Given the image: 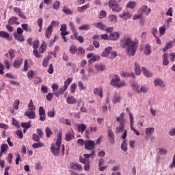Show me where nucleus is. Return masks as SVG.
Segmentation results:
<instances>
[{
    "label": "nucleus",
    "instance_id": "f8f14e48",
    "mask_svg": "<svg viewBox=\"0 0 175 175\" xmlns=\"http://www.w3.org/2000/svg\"><path fill=\"white\" fill-rule=\"evenodd\" d=\"M24 116H25V117H28L29 120H33L36 118L35 111H26L24 113Z\"/></svg>",
    "mask_w": 175,
    "mask_h": 175
},
{
    "label": "nucleus",
    "instance_id": "f257e3e1",
    "mask_svg": "<svg viewBox=\"0 0 175 175\" xmlns=\"http://www.w3.org/2000/svg\"><path fill=\"white\" fill-rule=\"evenodd\" d=\"M139 42L131 40L130 38L124 37L123 40L120 41V47L122 49H126L127 55L133 57L136 54V50Z\"/></svg>",
    "mask_w": 175,
    "mask_h": 175
},
{
    "label": "nucleus",
    "instance_id": "1a4fd4ad",
    "mask_svg": "<svg viewBox=\"0 0 175 175\" xmlns=\"http://www.w3.org/2000/svg\"><path fill=\"white\" fill-rule=\"evenodd\" d=\"M119 17L123 20H128L132 17V14L129 13V11L127 9H126L122 14H119Z\"/></svg>",
    "mask_w": 175,
    "mask_h": 175
},
{
    "label": "nucleus",
    "instance_id": "8fccbe9b",
    "mask_svg": "<svg viewBox=\"0 0 175 175\" xmlns=\"http://www.w3.org/2000/svg\"><path fill=\"white\" fill-rule=\"evenodd\" d=\"M21 126L24 128V129H29V128H31V121L21 123Z\"/></svg>",
    "mask_w": 175,
    "mask_h": 175
},
{
    "label": "nucleus",
    "instance_id": "79ce46f5",
    "mask_svg": "<svg viewBox=\"0 0 175 175\" xmlns=\"http://www.w3.org/2000/svg\"><path fill=\"white\" fill-rule=\"evenodd\" d=\"M33 148H40V147H44V144L43 142H38L32 144Z\"/></svg>",
    "mask_w": 175,
    "mask_h": 175
},
{
    "label": "nucleus",
    "instance_id": "c9c22d12",
    "mask_svg": "<svg viewBox=\"0 0 175 175\" xmlns=\"http://www.w3.org/2000/svg\"><path fill=\"white\" fill-rule=\"evenodd\" d=\"M60 35H61L64 42L65 43H66V42H68V40L66 39V37H65V36H66V35H69V32H68V31H66V30H65V31H61Z\"/></svg>",
    "mask_w": 175,
    "mask_h": 175
},
{
    "label": "nucleus",
    "instance_id": "a19ab883",
    "mask_svg": "<svg viewBox=\"0 0 175 175\" xmlns=\"http://www.w3.org/2000/svg\"><path fill=\"white\" fill-rule=\"evenodd\" d=\"M8 148H9V146H8V144H3L1 146V152L5 154L8 151Z\"/></svg>",
    "mask_w": 175,
    "mask_h": 175
},
{
    "label": "nucleus",
    "instance_id": "bf43d9fd",
    "mask_svg": "<svg viewBox=\"0 0 175 175\" xmlns=\"http://www.w3.org/2000/svg\"><path fill=\"white\" fill-rule=\"evenodd\" d=\"M159 32L161 36H162V35H165V32H166V27H165V26L159 27Z\"/></svg>",
    "mask_w": 175,
    "mask_h": 175
},
{
    "label": "nucleus",
    "instance_id": "a18cd8bd",
    "mask_svg": "<svg viewBox=\"0 0 175 175\" xmlns=\"http://www.w3.org/2000/svg\"><path fill=\"white\" fill-rule=\"evenodd\" d=\"M21 27L24 31H26L27 32H31L32 29L31 27H28V24L23 23L21 25Z\"/></svg>",
    "mask_w": 175,
    "mask_h": 175
},
{
    "label": "nucleus",
    "instance_id": "ddd939ff",
    "mask_svg": "<svg viewBox=\"0 0 175 175\" xmlns=\"http://www.w3.org/2000/svg\"><path fill=\"white\" fill-rule=\"evenodd\" d=\"M93 92L94 95H98L100 98H103V90L102 88H96L94 89Z\"/></svg>",
    "mask_w": 175,
    "mask_h": 175
},
{
    "label": "nucleus",
    "instance_id": "603ef678",
    "mask_svg": "<svg viewBox=\"0 0 175 175\" xmlns=\"http://www.w3.org/2000/svg\"><path fill=\"white\" fill-rule=\"evenodd\" d=\"M118 122H125V118H124V113H120V117L116 118Z\"/></svg>",
    "mask_w": 175,
    "mask_h": 175
},
{
    "label": "nucleus",
    "instance_id": "49530a36",
    "mask_svg": "<svg viewBox=\"0 0 175 175\" xmlns=\"http://www.w3.org/2000/svg\"><path fill=\"white\" fill-rule=\"evenodd\" d=\"M8 53L10 54V59H13V58L16 57V51H14V49H9Z\"/></svg>",
    "mask_w": 175,
    "mask_h": 175
},
{
    "label": "nucleus",
    "instance_id": "aec40b11",
    "mask_svg": "<svg viewBox=\"0 0 175 175\" xmlns=\"http://www.w3.org/2000/svg\"><path fill=\"white\" fill-rule=\"evenodd\" d=\"M8 23L10 25H13V24L18 25V24H20V22H18V18L16 16H12V18H10L8 21Z\"/></svg>",
    "mask_w": 175,
    "mask_h": 175
},
{
    "label": "nucleus",
    "instance_id": "052dcab7",
    "mask_svg": "<svg viewBox=\"0 0 175 175\" xmlns=\"http://www.w3.org/2000/svg\"><path fill=\"white\" fill-rule=\"evenodd\" d=\"M32 139L34 142H40V137L38 134L33 133L32 135Z\"/></svg>",
    "mask_w": 175,
    "mask_h": 175
},
{
    "label": "nucleus",
    "instance_id": "6ab92c4d",
    "mask_svg": "<svg viewBox=\"0 0 175 175\" xmlns=\"http://www.w3.org/2000/svg\"><path fill=\"white\" fill-rule=\"evenodd\" d=\"M51 35H53V27L49 26L45 31V38H46V39H50Z\"/></svg>",
    "mask_w": 175,
    "mask_h": 175
},
{
    "label": "nucleus",
    "instance_id": "f03ea898",
    "mask_svg": "<svg viewBox=\"0 0 175 175\" xmlns=\"http://www.w3.org/2000/svg\"><path fill=\"white\" fill-rule=\"evenodd\" d=\"M110 84L111 85L116 87L117 88H121L122 87H125L126 85L125 81H121V79H120L118 75H115L114 78L111 79Z\"/></svg>",
    "mask_w": 175,
    "mask_h": 175
},
{
    "label": "nucleus",
    "instance_id": "2eb2a0df",
    "mask_svg": "<svg viewBox=\"0 0 175 175\" xmlns=\"http://www.w3.org/2000/svg\"><path fill=\"white\" fill-rule=\"evenodd\" d=\"M109 40H118L120 39V33L118 32H113L109 36Z\"/></svg>",
    "mask_w": 175,
    "mask_h": 175
},
{
    "label": "nucleus",
    "instance_id": "6e6552de",
    "mask_svg": "<svg viewBox=\"0 0 175 175\" xmlns=\"http://www.w3.org/2000/svg\"><path fill=\"white\" fill-rule=\"evenodd\" d=\"M79 161L85 165L83 167V170L85 172H88V170H90V159H82L81 157H80Z\"/></svg>",
    "mask_w": 175,
    "mask_h": 175
},
{
    "label": "nucleus",
    "instance_id": "20e7f679",
    "mask_svg": "<svg viewBox=\"0 0 175 175\" xmlns=\"http://www.w3.org/2000/svg\"><path fill=\"white\" fill-rule=\"evenodd\" d=\"M59 150H61V144H57V142L55 144H51V151L53 155L57 157V155L59 154Z\"/></svg>",
    "mask_w": 175,
    "mask_h": 175
},
{
    "label": "nucleus",
    "instance_id": "7ed1b4c3",
    "mask_svg": "<svg viewBox=\"0 0 175 175\" xmlns=\"http://www.w3.org/2000/svg\"><path fill=\"white\" fill-rule=\"evenodd\" d=\"M109 8H110L113 12H121V7L120 6V4L116 1V0H111L109 2Z\"/></svg>",
    "mask_w": 175,
    "mask_h": 175
},
{
    "label": "nucleus",
    "instance_id": "9d476101",
    "mask_svg": "<svg viewBox=\"0 0 175 175\" xmlns=\"http://www.w3.org/2000/svg\"><path fill=\"white\" fill-rule=\"evenodd\" d=\"M130 85L131 87H132L133 91H135V92H137V94H140V85H139V83H137V82L135 81H132L130 83Z\"/></svg>",
    "mask_w": 175,
    "mask_h": 175
},
{
    "label": "nucleus",
    "instance_id": "9b49d317",
    "mask_svg": "<svg viewBox=\"0 0 175 175\" xmlns=\"http://www.w3.org/2000/svg\"><path fill=\"white\" fill-rule=\"evenodd\" d=\"M24 62V59L21 57H18L16 59L13 63V66L15 68V69H18L21 65H23V62Z\"/></svg>",
    "mask_w": 175,
    "mask_h": 175
},
{
    "label": "nucleus",
    "instance_id": "dca6fc26",
    "mask_svg": "<svg viewBox=\"0 0 175 175\" xmlns=\"http://www.w3.org/2000/svg\"><path fill=\"white\" fill-rule=\"evenodd\" d=\"M72 137H75V134L73 133V130L71 131H68L66 133L65 135V140L66 142H70L72 140Z\"/></svg>",
    "mask_w": 175,
    "mask_h": 175
},
{
    "label": "nucleus",
    "instance_id": "b1692460",
    "mask_svg": "<svg viewBox=\"0 0 175 175\" xmlns=\"http://www.w3.org/2000/svg\"><path fill=\"white\" fill-rule=\"evenodd\" d=\"M120 76L122 77H133V79H135V74L133 72H125L122 71L120 72Z\"/></svg>",
    "mask_w": 175,
    "mask_h": 175
},
{
    "label": "nucleus",
    "instance_id": "6e6d98bb",
    "mask_svg": "<svg viewBox=\"0 0 175 175\" xmlns=\"http://www.w3.org/2000/svg\"><path fill=\"white\" fill-rule=\"evenodd\" d=\"M79 29L80 31H88L90 29V25H83L79 27Z\"/></svg>",
    "mask_w": 175,
    "mask_h": 175
},
{
    "label": "nucleus",
    "instance_id": "e433bc0d",
    "mask_svg": "<svg viewBox=\"0 0 175 175\" xmlns=\"http://www.w3.org/2000/svg\"><path fill=\"white\" fill-rule=\"evenodd\" d=\"M173 47V41H170L168 43L165 44V46L163 49V51L165 53L166 50H169Z\"/></svg>",
    "mask_w": 175,
    "mask_h": 175
},
{
    "label": "nucleus",
    "instance_id": "7c9ffc66",
    "mask_svg": "<svg viewBox=\"0 0 175 175\" xmlns=\"http://www.w3.org/2000/svg\"><path fill=\"white\" fill-rule=\"evenodd\" d=\"M67 103L69 105H73L75 103H77V100H76L73 96H70L67 98Z\"/></svg>",
    "mask_w": 175,
    "mask_h": 175
},
{
    "label": "nucleus",
    "instance_id": "412c9836",
    "mask_svg": "<svg viewBox=\"0 0 175 175\" xmlns=\"http://www.w3.org/2000/svg\"><path fill=\"white\" fill-rule=\"evenodd\" d=\"M154 84L155 86L159 87H165V83H163V81L159 78H156L154 81Z\"/></svg>",
    "mask_w": 175,
    "mask_h": 175
},
{
    "label": "nucleus",
    "instance_id": "f704fd0d",
    "mask_svg": "<svg viewBox=\"0 0 175 175\" xmlns=\"http://www.w3.org/2000/svg\"><path fill=\"white\" fill-rule=\"evenodd\" d=\"M63 13H65V14H73V11L70 10V9L68 8L66 6H64L62 8Z\"/></svg>",
    "mask_w": 175,
    "mask_h": 175
},
{
    "label": "nucleus",
    "instance_id": "bb28decb",
    "mask_svg": "<svg viewBox=\"0 0 175 175\" xmlns=\"http://www.w3.org/2000/svg\"><path fill=\"white\" fill-rule=\"evenodd\" d=\"M168 57H169V55H167V53H164L162 57L163 64L165 66H167V65H169V60L167 59Z\"/></svg>",
    "mask_w": 175,
    "mask_h": 175
},
{
    "label": "nucleus",
    "instance_id": "0e129e2a",
    "mask_svg": "<svg viewBox=\"0 0 175 175\" xmlns=\"http://www.w3.org/2000/svg\"><path fill=\"white\" fill-rule=\"evenodd\" d=\"M106 14H107L106 13V11L102 10L100 12V14L98 15L99 18L102 19V18H105V17H106Z\"/></svg>",
    "mask_w": 175,
    "mask_h": 175
},
{
    "label": "nucleus",
    "instance_id": "f3484780",
    "mask_svg": "<svg viewBox=\"0 0 175 175\" xmlns=\"http://www.w3.org/2000/svg\"><path fill=\"white\" fill-rule=\"evenodd\" d=\"M70 167L72 170H78L79 172H81V170H83V166L79 163H71Z\"/></svg>",
    "mask_w": 175,
    "mask_h": 175
},
{
    "label": "nucleus",
    "instance_id": "a878e982",
    "mask_svg": "<svg viewBox=\"0 0 175 175\" xmlns=\"http://www.w3.org/2000/svg\"><path fill=\"white\" fill-rule=\"evenodd\" d=\"M28 110L29 111H35V110H36V107H35V105H33L32 99L30 100L28 104Z\"/></svg>",
    "mask_w": 175,
    "mask_h": 175
},
{
    "label": "nucleus",
    "instance_id": "e2e57ef3",
    "mask_svg": "<svg viewBox=\"0 0 175 175\" xmlns=\"http://www.w3.org/2000/svg\"><path fill=\"white\" fill-rule=\"evenodd\" d=\"M43 135H44V133H43L42 129H37V135L39 136L40 139H42V137H43Z\"/></svg>",
    "mask_w": 175,
    "mask_h": 175
},
{
    "label": "nucleus",
    "instance_id": "4c0bfd02",
    "mask_svg": "<svg viewBox=\"0 0 175 175\" xmlns=\"http://www.w3.org/2000/svg\"><path fill=\"white\" fill-rule=\"evenodd\" d=\"M128 144H126V140H124L121 144V149L124 152H126L128 151Z\"/></svg>",
    "mask_w": 175,
    "mask_h": 175
},
{
    "label": "nucleus",
    "instance_id": "4d7b16f0",
    "mask_svg": "<svg viewBox=\"0 0 175 175\" xmlns=\"http://www.w3.org/2000/svg\"><path fill=\"white\" fill-rule=\"evenodd\" d=\"M59 5H61L59 1H55L53 5V9H55V10H58V9H59Z\"/></svg>",
    "mask_w": 175,
    "mask_h": 175
},
{
    "label": "nucleus",
    "instance_id": "a211bd4d",
    "mask_svg": "<svg viewBox=\"0 0 175 175\" xmlns=\"http://www.w3.org/2000/svg\"><path fill=\"white\" fill-rule=\"evenodd\" d=\"M0 38H3V39H7V40H12L9 33L5 31H0Z\"/></svg>",
    "mask_w": 175,
    "mask_h": 175
},
{
    "label": "nucleus",
    "instance_id": "3c124183",
    "mask_svg": "<svg viewBox=\"0 0 175 175\" xmlns=\"http://www.w3.org/2000/svg\"><path fill=\"white\" fill-rule=\"evenodd\" d=\"M144 51V54H146V55H149V54H151V46L146 45Z\"/></svg>",
    "mask_w": 175,
    "mask_h": 175
},
{
    "label": "nucleus",
    "instance_id": "ea45409f",
    "mask_svg": "<svg viewBox=\"0 0 175 175\" xmlns=\"http://www.w3.org/2000/svg\"><path fill=\"white\" fill-rule=\"evenodd\" d=\"M73 81V79L72 77H68L65 81H64V87L65 88L68 89V87L70 85V83Z\"/></svg>",
    "mask_w": 175,
    "mask_h": 175
},
{
    "label": "nucleus",
    "instance_id": "58836bf2",
    "mask_svg": "<svg viewBox=\"0 0 175 175\" xmlns=\"http://www.w3.org/2000/svg\"><path fill=\"white\" fill-rule=\"evenodd\" d=\"M70 54H72V55H75V54H76L78 51L77 47H76V46L75 45H72L70 47V50H69Z\"/></svg>",
    "mask_w": 175,
    "mask_h": 175
},
{
    "label": "nucleus",
    "instance_id": "13d9d810",
    "mask_svg": "<svg viewBox=\"0 0 175 175\" xmlns=\"http://www.w3.org/2000/svg\"><path fill=\"white\" fill-rule=\"evenodd\" d=\"M95 154V150H92V152L90 154H84V158H83V159H88L89 158H91V157H92V155H94Z\"/></svg>",
    "mask_w": 175,
    "mask_h": 175
},
{
    "label": "nucleus",
    "instance_id": "5701e85b",
    "mask_svg": "<svg viewBox=\"0 0 175 175\" xmlns=\"http://www.w3.org/2000/svg\"><path fill=\"white\" fill-rule=\"evenodd\" d=\"M13 35L16 40H18V42H24V40H25L23 34H18L16 32H14Z\"/></svg>",
    "mask_w": 175,
    "mask_h": 175
},
{
    "label": "nucleus",
    "instance_id": "2f4dec72",
    "mask_svg": "<svg viewBox=\"0 0 175 175\" xmlns=\"http://www.w3.org/2000/svg\"><path fill=\"white\" fill-rule=\"evenodd\" d=\"M135 73L137 76L142 73V70H140V65H139L137 63H135Z\"/></svg>",
    "mask_w": 175,
    "mask_h": 175
},
{
    "label": "nucleus",
    "instance_id": "423d86ee",
    "mask_svg": "<svg viewBox=\"0 0 175 175\" xmlns=\"http://www.w3.org/2000/svg\"><path fill=\"white\" fill-rule=\"evenodd\" d=\"M87 58L90 59H89V64H94V62H95V61H99V59H100V57H99L98 55H94L93 53H88L87 55Z\"/></svg>",
    "mask_w": 175,
    "mask_h": 175
},
{
    "label": "nucleus",
    "instance_id": "cd10ccee",
    "mask_svg": "<svg viewBox=\"0 0 175 175\" xmlns=\"http://www.w3.org/2000/svg\"><path fill=\"white\" fill-rule=\"evenodd\" d=\"M142 72L143 75H144V76H146V77H152V73H151V72H148V70H146L145 67H142Z\"/></svg>",
    "mask_w": 175,
    "mask_h": 175
},
{
    "label": "nucleus",
    "instance_id": "774afa93",
    "mask_svg": "<svg viewBox=\"0 0 175 175\" xmlns=\"http://www.w3.org/2000/svg\"><path fill=\"white\" fill-rule=\"evenodd\" d=\"M39 47V41L36 40L33 42V49H38Z\"/></svg>",
    "mask_w": 175,
    "mask_h": 175
},
{
    "label": "nucleus",
    "instance_id": "473e14b6",
    "mask_svg": "<svg viewBox=\"0 0 175 175\" xmlns=\"http://www.w3.org/2000/svg\"><path fill=\"white\" fill-rule=\"evenodd\" d=\"M45 135L48 139H50V137H51V135H53V132L51 131V128L46 127L45 129Z\"/></svg>",
    "mask_w": 175,
    "mask_h": 175
},
{
    "label": "nucleus",
    "instance_id": "c85d7f7f",
    "mask_svg": "<svg viewBox=\"0 0 175 175\" xmlns=\"http://www.w3.org/2000/svg\"><path fill=\"white\" fill-rule=\"evenodd\" d=\"M154 127L147 128L146 129V136H151L154 132Z\"/></svg>",
    "mask_w": 175,
    "mask_h": 175
},
{
    "label": "nucleus",
    "instance_id": "c756f323",
    "mask_svg": "<svg viewBox=\"0 0 175 175\" xmlns=\"http://www.w3.org/2000/svg\"><path fill=\"white\" fill-rule=\"evenodd\" d=\"M95 68H96V70H98V72H103V70H105V69H106V66H105L103 64H96L95 66Z\"/></svg>",
    "mask_w": 175,
    "mask_h": 175
},
{
    "label": "nucleus",
    "instance_id": "393cba45",
    "mask_svg": "<svg viewBox=\"0 0 175 175\" xmlns=\"http://www.w3.org/2000/svg\"><path fill=\"white\" fill-rule=\"evenodd\" d=\"M108 138L110 143L113 144L115 142L114 139V133L111 130H108Z\"/></svg>",
    "mask_w": 175,
    "mask_h": 175
},
{
    "label": "nucleus",
    "instance_id": "0eeeda50",
    "mask_svg": "<svg viewBox=\"0 0 175 175\" xmlns=\"http://www.w3.org/2000/svg\"><path fill=\"white\" fill-rule=\"evenodd\" d=\"M14 12H15L16 14H18L21 18H23V20H27V16L24 15V12L21 10V8L18 7L13 8Z\"/></svg>",
    "mask_w": 175,
    "mask_h": 175
},
{
    "label": "nucleus",
    "instance_id": "39448f33",
    "mask_svg": "<svg viewBox=\"0 0 175 175\" xmlns=\"http://www.w3.org/2000/svg\"><path fill=\"white\" fill-rule=\"evenodd\" d=\"M85 148L86 150H94L95 148V142L92 140H85Z\"/></svg>",
    "mask_w": 175,
    "mask_h": 175
},
{
    "label": "nucleus",
    "instance_id": "338daca9",
    "mask_svg": "<svg viewBox=\"0 0 175 175\" xmlns=\"http://www.w3.org/2000/svg\"><path fill=\"white\" fill-rule=\"evenodd\" d=\"M33 53L35 57H36V58H42V55H40V53H39V51H38V50H33Z\"/></svg>",
    "mask_w": 175,
    "mask_h": 175
},
{
    "label": "nucleus",
    "instance_id": "09e8293b",
    "mask_svg": "<svg viewBox=\"0 0 175 175\" xmlns=\"http://www.w3.org/2000/svg\"><path fill=\"white\" fill-rule=\"evenodd\" d=\"M76 88H77V84L73 83L70 85V90L71 94H75V92H76Z\"/></svg>",
    "mask_w": 175,
    "mask_h": 175
},
{
    "label": "nucleus",
    "instance_id": "de8ad7c7",
    "mask_svg": "<svg viewBox=\"0 0 175 175\" xmlns=\"http://www.w3.org/2000/svg\"><path fill=\"white\" fill-rule=\"evenodd\" d=\"M142 92L147 94V92H148V88L146 85L141 86L139 89V94H142Z\"/></svg>",
    "mask_w": 175,
    "mask_h": 175
},
{
    "label": "nucleus",
    "instance_id": "864d4df0",
    "mask_svg": "<svg viewBox=\"0 0 175 175\" xmlns=\"http://www.w3.org/2000/svg\"><path fill=\"white\" fill-rule=\"evenodd\" d=\"M19 105H20V100L18 99L15 100L13 103V107L15 109V110H18Z\"/></svg>",
    "mask_w": 175,
    "mask_h": 175
},
{
    "label": "nucleus",
    "instance_id": "c03bdc74",
    "mask_svg": "<svg viewBox=\"0 0 175 175\" xmlns=\"http://www.w3.org/2000/svg\"><path fill=\"white\" fill-rule=\"evenodd\" d=\"M126 6V8H129V9H135V6H136V2L129 1Z\"/></svg>",
    "mask_w": 175,
    "mask_h": 175
},
{
    "label": "nucleus",
    "instance_id": "69168bd1",
    "mask_svg": "<svg viewBox=\"0 0 175 175\" xmlns=\"http://www.w3.org/2000/svg\"><path fill=\"white\" fill-rule=\"evenodd\" d=\"M23 72H28V59H25L24 62Z\"/></svg>",
    "mask_w": 175,
    "mask_h": 175
},
{
    "label": "nucleus",
    "instance_id": "5fc2aeb1",
    "mask_svg": "<svg viewBox=\"0 0 175 175\" xmlns=\"http://www.w3.org/2000/svg\"><path fill=\"white\" fill-rule=\"evenodd\" d=\"M108 18L111 23H116V21H117V16L114 14L109 15Z\"/></svg>",
    "mask_w": 175,
    "mask_h": 175
},
{
    "label": "nucleus",
    "instance_id": "72a5a7b5",
    "mask_svg": "<svg viewBox=\"0 0 175 175\" xmlns=\"http://www.w3.org/2000/svg\"><path fill=\"white\" fill-rule=\"evenodd\" d=\"M94 27L96 28H99V29H102V31H105L106 25H103L102 23H94Z\"/></svg>",
    "mask_w": 175,
    "mask_h": 175
},
{
    "label": "nucleus",
    "instance_id": "4468645a",
    "mask_svg": "<svg viewBox=\"0 0 175 175\" xmlns=\"http://www.w3.org/2000/svg\"><path fill=\"white\" fill-rule=\"evenodd\" d=\"M120 123L119 126L116 127V133H120V132H124V128H125V122H118Z\"/></svg>",
    "mask_w": 175,
    "mask_h": 175
},
{
    "label": "nucleus",
    "instance_id": "680f3d73",
    "mask_svg": "<svg viewBox=\"0 0 175 175\" xmlns=\"http://www.w3.org/2000/svg\"><path fill=\"white\" fill-rule=\"evenodd\" d=\"M152 33L156 39H158V36H157V34H158V29H157L156 27H153L152 29Z\"/></svg>",
    "mask_w": 175,
    "mask_h": 175
},
{
    "label": "nucleus",
    "instance_id": "37998d69",
    "mask_svg": "<svg viewBox=\"0 0 175 175\" xmlns=\"http://www.w3.org/2000/svg\"><path fill=\"white\" fill-rule=\"evenodd\" d=\"M86 129L87 126H85V124H79L78 126V131L79 132H81V133H83Z\"/></svg>",
    "mask_w": 175,
    "mask_h": 175
},
{
    "label": "nucleus",
    "instance_id": "4be33fe9",
    "mask_svg": "<svg viewBox=\"0 0 175 175\" xmlns=\"http://www.w3.org/2000/svg\"><path fill=\"white\" fill-rule=\"evenodd\" d=\"M113 103L116 105V103H119V102H121V96H120L119 94L115 93L113 94V98L112 99Z\"/></svg>",
    "mask_w": 175,
    "mask_h": 175
}]
</instances>
